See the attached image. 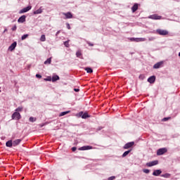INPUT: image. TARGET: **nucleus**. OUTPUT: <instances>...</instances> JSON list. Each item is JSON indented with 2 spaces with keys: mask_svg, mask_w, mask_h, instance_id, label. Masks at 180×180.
Wrapping results in <instances>:
<instances>
[{
  "mask_svg": "<svg viewBox=\"0 0 180 180\" xmlns=\"http://www.w3.org/2000/svg\"><path fill=\"white\" fill-rule=\"evenodd\" d=\"M168 33L169 32L167 30H162V29L156 30V34H159L160 36H167Z\"/></svg>",
  "mask_w": 180,
  "mask_h": 180,
  "instance_id": "obj_1",
  "label": "nucleus"
},
{
  "mask_svg": "<svg viewBox=\"0 0 180 180\" xmlns=\"http://www.w3.org/2000/svg\"><path fill=\"white\" fill-rule=\"evenodd\" d=\"M11 117L13 120H20V119H22V115H20V113L15 112L13 113Z\"/></svg>",
  "mask_w": 180,
  "mask_h": 180,
  "instance_id": "obj_2",
  "label": "nucleus"
},
{
  "mask_svg": "<svg viewBox=\"0 0 180 180\" xmlns=\"http://www.w3.org/2000/svg\"><path fill=\"white\" fill-rule=\"evenodd\" d=\"M78 115L79 117H82V119H88V117H91V115H89L88 112H84L83 111L79 112Z\"/></svg>",
  "mask_w": 180,
  "mask_h": 180,
  "instance_id": "obj_3",
  "label": "nucleus"
},
{
  "mask_svg": "<svg viewBox=\"0 0 180 180\" xmlns=\"http://www.w3.org/2000/svg\"><path fill=\"white\" fill-rule=\"evenodd\" d=\"M162 16L160 15H158L157 14H153V15H149L148 18L149 19H153V20H160L162 19Z\"/></svg>",
  "mask_w": 180,
  "mask_h": 180,
  "instance_id": "obj_4",
  "label": "nucleus"
},
{
  "mask_svg": "<svg viewBox=\"0 0 180 180\" xmlns=\"http://www.w3.org/2000/svg\"><path fill=\"white\" fill-rule=\"evenodd\" d=\"M167 150L166 148H162L157 150V155H162L167 153Z\"/></svg>",
  "mask_w": 180,
  "mask_h": 180,
  "instance_id": "obj_5",
  "label": "nucleus"
},
{
  "mask_svg": "<svg viewBox=\"0 0 180 180\" xmlns=\"http://www.w3.org/2000/svg\"><path fill=\"white\" fill-rule=\"evenodd\" d=\"M30 9H32V6H28L22 9H21L20 11H19V13L20 14H22V13H26V12H29V11H30Z\"/></svg>",
  "mask_w": 180,
  "mask_h": 180,
  "instance_id": "obj_6",
  "label": "nucleus"
},
{
  "mask_svg": "<svg viewBox=\"0 0 180 180\" xmlns=\"http://www.w3.org/2000/svg\"><path fill=\"white\" fill-rule=\"evenodd\" d=\"M134 146V143L132 141V142H129V143H127L124 146V147H123V148L124 149V150H127V149H129V148H131V147H133Z\"/></svg>",
  "mask_w": 180,
  "mask_h": 180,
  "instance_id": "obj_7",
  "label": "nucleus"
},
{
  "mask_svg": "<svg viewBox=\"0 0 180 180\" xmlns=\"http://www.w3.org/2000/svg\"><path fill=\"white\" fill-rule=\"evenodd\" d=\"M92 146H84L79 148V151H85L86 150H92Z\"/></svg>",
  "mask_w": 180,
  "mask_h": 180,
  "instance_id": "obj_8",
  "label": "nucleus"
},
{
  "mask_svg": "<svg viewBox=\"0 0 180 180\" xmlns=\"http://www.w3.org/2000/svg\"><path fill=\"white\" fill-rule=\"evenodd\" d=\"M16 46H18V42L14 41L11 45L8 47V51H13L15 49H16Z\"/></svg>",
  "mask_w": 180,
  "mask_h": 180,
  "instance_id": "obj_9",
  "label": "nucleus"
},
{
  "mask_svg": "<svg viewBox=\"0 0 180 180\" xmlns=\"http://www.w3.org/2000/svg\"><path fill=\"white\" fill-rule=\"evenodd\" d=\"M154 165H158V160H153L146 163L147 167H154Z\"/></svg>",
  "mask_w": 180,
  "mask_h": 180,
  "instance_id": "obj_10",
  "label": "nucleus"
},
{
  "mask_svg": "<svg viewBox=\"0 0 180 180\" xmlns=\"http://www.w3.org/2000/svg\"><path fill=\"white\" fill-rule=\"evenodd\" d=\"M162 64H164V62L162 61L158 62L153 65V68L155 70H158V68H161V67L162 66Z\"/></svg>",
  "mask_w": 180,
  "mask_h": 180,
  "instance_id": "obj_11",
  "label": "nucleus"
},
{
  "mask_svg": "<svg viewBox=\"0 0 180 180\" xmlns=\"http://www.w3.org/2000/svg\"><path fill=\"white\" fill-rule=\"evenodd\" d=\"M26 22V15H23L18 19V23H25Z\"/></svg>",
  "mask_w": 180,
  "mask_h": 180,
  "instance_id": "obj_12",
  "label": "nucleus"
},
{
  "mask_svg": "<svg viewBox=\"0 0 180 180\" xmlns=\"http://www.w3.org/2000/svg\"><path fill=\"white\" fill-rule=\"evenodd\" d=\"M161 174H162V171H161V169H156V170H154L153 172V176H160Z\"/></svg>",
  "mask_w": 180,
  "mask_h": 180,
  "instance_id": "obj_13",
  "label": "nucleus"
},
{
  "mask_svg": "<svg viewBox=\"0 0 180 180\" xmlns=\"http://www.w3.org/2000/svg\"><path fill=\"white\" fill-rule=\"evenodd\" d=\"M63 15L65 16V19H72V13L71 12L63 13Z\"/></svg>",
  "mask_w": 180,
  "mask_h": 180,
  "instance_id": "obj_14",
  "label": "nucleus"
},
{
  "mask_svg": "<svg viewBox=\"0 0 180 180\" xmlns=\"http://www.w3.org/2000/svg\"><path fill=\"white\" fill-rule=\"evenodd\" d=\"M22 143V139H16L13 141V146L16 147V146H19Z\"/></svg>",
  "mask_w": 180,
  "mask_h": 180,
  "instance_id": "obj_15",
  "label": "nucleus"
},
{
  "mask_svg": "<svg viewBox=\"0 0 180 180\" xmlns=\"http://www.w3.org/2000/svg\"><path fill=\"white\" fill-rule=\"evenodd\" d=\"M148 82H149V84H154L155 82V76L148 77Z\"/></svg>",
  "mask_w": 180,
  "mask_h": 180,
  "instance_id": "obj_16",
  "label": "nucleus"
},
{
  "mask_svg": "<svg viewBox=\"0 0 180 180\" xmlns=\"http://www.w3.org/2000/svg\"><path fill=\"white\" fill-rule=\"evenodd\" d=\"M60 79V77L56 74H53L52 76V82H56V81H58Z\"/></svg>",
  "mask_w": 180,
  "mask_h": 180,
  "instance_id": "obj_17",
  "label": "nucleus"
},
{
  "mask_svg": "<svg viewBox=\"0 0 180 180\" xmlns=\"http://www.w3.org/2000/svg\"><path fill=\"white\" fill-rule=\"evenodd\" d=\"M6 147H9L10 148H12V146H13V141L12 140H9L6 143Z\"/></svg>",
  "mask_w": 180,
  "mask_h": 180,
  "instance_id": "obj_18",
  "label": "nucleus"
},
{
  "mask_svg": "<svg viewBox=\"0 0 180 180\" xmlns=\"http://www.w3.org/2000/svg\"><path fill=\"white\" fill-rule=\"evenodd\" d=\"M139 9V4H134V5L131 7V11L133 13L136 12Z\"/></svg>",
  "mask_w": 180,
  "mask_h": 180,
  "instance_id": "obj_19",
  "label": "nucleus"
},
{
  "mask_svg": "<svg viewBox=\"0 0 180 180\" xmlns=\"http://www.w3.org/2000/svg\"><path fill=\"white\" fill-rule=\"evenodd\" d=\"M34 15H39L40 13H43V9H41V7H40L38 10H36L33 12Z\"/></svg>",
  "mask_w": 180,
  "mask_h": 180,
  "instance_id": "obj_20",
  "label": "nucleus"
},
{
  "mask_svg": "<svg viewBox=\"0 0 180 180\" xmlns=\"http://www.w3.org/2000/svg\"><path fill=\"white\" fill-rule=\"evenodd\" d=\"M130 153H131V149L125 151V152L122 154V158H124V157H127V155H129V154H130Z\"/></svg>",
  "mask_w": 180,
  "mask_h": 180,
  "instance_id": "obj_21",
  "label": "nucleus"
},
{
  "mask_svg": "<svg viewBox=\"0 0 180 180\" xmlns=\"http://www.w3.org/2000/svg\"><path fill=\"white\" fill-rule=\"evenodd\" d=\"M84 70L88 74H92L94 72V70L91 68H86Z\"/></svg>",
  "mask_w": 180,
  "mask_h": 180,
  "instance_id": "obj_22",
  "label": "nucleus"
},
{
  "mask_svg": "<svg viewBox=\"0 0 180 180\" xmlns=\"http://www.w3.org/2000/svg\"><path fill=\"white\" fill-rule=\"evenodd\" d=\"M36 120H37V119L36 117H30L29 118V121L31 122V123H34V122H36Z\"/></svg>",
  "mask_w": 180,
  "mask_h": 180,
  "instance_id": "obj_23",
  "label": "nucleus"
},
{
  "mask_svg": "<svg viewBox=\"0 0 180 180\" xmlns=\"http://www.w3.org/2000/svg\"><path fill=\"white\" fill-rule=\"evenodd\" d=\"M131 41H136V43H139L140 42V39L132 37V38H131Z\"/></svg>",
  "mask_w": 180,
  "mask_h": 180,
  "instance_id": "obj_24",
  "label": "nucleus"
},
{
  "mask_svg": "<svg viewBox=\"0 0 180 180\" xmlns=\"http://www.w3.org/2000/svg\"><path fill=\"white\" fill-rule=\"evenodd\" d=\"M70 112H71V111H64V112H60V116H65V115H68V113H70Z\"/></svg>",
  "mask_w": 180,
  "mask_h": 180,
  "instance_id": "obj_25",
  "label": "nucleus"
},
{
  "mask_svg": "<svg viewBox=\"0 0 180 180\" xmlns=\"http://www.w3.org/2000/svg\"><path fill=\"white\" fill-rule=\"evenodd\" d=\"M27 37H29V34H23L21 37V40H26V39H27Z\"/></svg>",
  "mask_w": 180,
  "mask_h": 180,
  "instance_id": "obj_26",
  "label": "nucleus"
},
{
  "mask_svg": "<svg viewBox=\"0 0 180 180\" xmlns=\"http://www.w3.org/2000/svg\"><path fill=\"white\" fill-rule=\"evenodd\" d=\"M44 64H51V58H48L46 60L44 61Z\"/></svg>",
  "mask_w": 180,
  "mask_h": 180,
  "instance_id": "obj_27",
  "label": "nucleus"
},
{
  "mask_svg": "<svg viewBox=\"0 0 180 180\" xmlns=\"http://www.w3.org/2000/svg\"><path fill=\"white\" fill-rule=\"evenodd\" d=\"M161 176L162 178H169L171 176V174H168V173H166L165 174H162Z\"/></svg>",
  "mask_w": 180,
  "mask_h": 180,
  "instance_id": "obj_28",
  "label": "nucleus"
},
{
  "mask_svg": "<svg viewBox=\"0 0 180 180\" xmlns=\"http://www.w3.org/2000/svg\"><path fill=\"white\" fill-rule=\"evenodd\" d=\"M76 56L77 57H78V58H81V56H82V53H81V51H78L76 53Z\"/></svg>",
  "mask_w": 180,
  "mask_h": 180,
  "instance_id": "obj_29",
  "label": "nucleus"
},
{
  "mask_svg": "<svg viewBox=\"0 0 180 180\" xmlns=\"http://www.w3.org/2000/svg\"><path fill=\"white\" fill-rule=\"evenodd\" d=\"M70 40L65 41L63 44L64 46H65L66 47H70Z\"/></svg>",
  "mask_w": 180,
  "mask_h": 180,
  "instance_id": "obj_30",
  "label": "nucleus"
},
{
  "mask_svg": "<svg viewBox=\"0 0 180 180\" xmlns=\"http://www.w3.org/2000/svg\"><path fill=\"white\" fill-rule=\"evenodd\" d=\"M23 110V108L22 107H18L15 109V112H22Z\"/></svg>",
  "mask_w": 180,
  "mask_h": 180,
  "instance_id": "obj_31",
  "label": "nucleus"
},
{
  "mask_svg": "<svg viewBox=\"0 0 180 180\" xmlns=\"http://www.w3.org/2000/svg\"><path fill=\"white\" fill-rule=\"evenodd\" d=\"M46 40V35L42 34L40 38L41 41H44Z\"/></svg>",
  "mask_w": 180,
  "mask_h": 180,
  "instance_id": "obj_32",
  "label": "nucleus"
},
{
  "mask_svg": "<svg viewBox=\"0 0 180 180\" xmlns=\"http://www.w3.org/2000/svg\"><path fill=\"white\" fill-rule=\"evenodd\" d=\"M143 172H144L145 174H150V169H143Z\"/></svg>",
  "mask_w": 180,
  "mask_h": 180,
  "instance_id": "obj_33",
  "label": "nucleus"
},
{
  "mask_svg": "<svg viewBox=\"0 0 180 180\" xmlns=\"http://www.w3.org/2000/svg\"><path fill=\"white\" fill-rule=\"evenodd\" d=\"M86 43H87V44H88L89 46H90L91 47H94V44L91 43L90 41H86Z\"/></svg>",
  "mask_w": 180,
  "mask_h": 180,
  "instance_id": "obj_34",
  "label": "nucleus"
},
{
  "mask_svg": "<svg viewBox=\"0 0 180 180\" xmlns=\"http://www.w3.org/2000/svg\"><path fill=\"white\" fill-rule=\"evenodd\" d=\"M115 179H116V176H110V177H108V180H115Z\"/></svg>",
  "mask_w": 180,
  "mask_h": 180,
  "instance_id": "obj_35",
  "label": "nucleus"
},
{
  "mask_svg": "<svg viewBox=\"0 0 180 180\" xmlns=\"http://www.w3.org/2000/svg\"><path fill=\"white\" fill-rule=\"evenodd\" d=\"M148 40H149V41H153L155 40V37H149Z\"/></svg>",
  "mask_w": 180,
  "mask_h": 180,
  "instance_id": "obj_36",
  "label": "nucleus"
},
{
  "mask_svg": "<svg viewBox=\"0 0 180 180\" xmlns=\"http://www.w3.org/2000/svg\"><path fill=\"white\" fill-rule=\"evenodd\" d=\"M45 81H52V77L49 76L45 79Z\"/></svg>",
  "mask_w": 180,
  "mask_h": 180,
  "instance_id": "obj_37",
  "label": "nucleus"
},
{
  "mask_svg": "<svg viewBox=\"0 0 180 180\" xmlns=\"http://www.w3.org/2000/svg\"><path fill=\"white\" fill-rule=\"evenodd\" d=\"M169 119H171V117H165L162 119V122H167V121L169 120Z\"/></svg>",
  "mask_w": 180,
  "mask_h": 180,
  "instance_id": "obj_38",
  "label": "nucleus"
},
{
  "mask_svg": "<svg viewBox=\"0 0 180 180\" xmlns=\"http://www.w3.org/2000/svg\"><path fill=\"white\" fill-rule=\"evenodd\" d=\"M16 29H18V27H16V25H14L12 28L11 30H13V32H15L16 30Z\"/></svg>",
  "mask_w": 180,
  "mask_h": 180,
  "instance_id": "obj_39",
  "label": "nucleus"
},
{
  "mask_svg": "<svg viewBox=\"0 0 180 180\" xmlns=\"http://www.w3.org/2000/svg\"><path fill=\"white\" fill-rule=\"evenodd\" d=\"M66 26H67V28L68 29V30H71V26L70 25V23H66Z\"/></svg>",
  "mask_w": 180,
  "mask_h": 180,
  "instance_id": "obj_40",
  "label": "nucleus"
},
{
  "mask_svg": "<svg viewBox=\"0 0 180 180\" xmlns=\"http://www.w3.org/2000/svg\"><path fill=\"white\" fill-rule=\"evenodd\" d=\"M102 129H103V127H98L96 129V131H101V130H102Z\"/></svg>",
  "mask_w": 180,
  "mask_h": 180,
  "instance_id": "obj_41",
  "label": "nucleus"
},
{
  "mask_svg": "<svg viewBox=\"0 0 180 180\" xmlns=\"http://www.w3.org/2000/svg\"><path fill=\"white\" fill-rule=\"evenodd\" d=\"M146 38H139V42L140 41H146Z\"/></svg>",
  "mask_w": 180,
  "mask_h": 180,
  "instance_id": "obj_42",
  "label": "nucleus"
},
{
  "mask_svg": "<svg viewBox=\"0 0 180 180\" xmlns=\"http://www.w3.org/2000/svg\"><path fill=\"white\" fill-rule=\"evenodd\" d=\"M72 151L74 153L75 151H77V147H72Z\"/></svg>",
  "mask_w": 180,
  "mask_h": 180,
  "instance_id": "obj_43",
  "label": "nucleus"
},
{
  "mask_svg": "<svg viewBox=\"0 0 180 180\" xmlns=\"http://www.w3.org/2000/svg\"><path fill=\"white\" fill-rule=\"evenodd\" d=\"M36 77H37V78H41V75H39V74H37V75H36Z\"/></svg>",
  "mask_w": 180,
  "mask_h": 180,
  "instance_id": "obj_44",
  "label": "nucleus"
},
{
  "mask_svg": "<svg viewBox=\"0 0 180 180\" xmlns=\"http://www.w3.org/2000/svg\"><path fill=\"white\" fill-rule=\"evenodd\" d=\"M75 92H79V89H74Z\"/></svg>",
  "mask_w": 180,
  "mask_h": 180,
  "instance_id": "obj_45",
  "label": "nucleus"
},
{
  "mask_svg": "<svg viewBox=\"0 0 180 180\" xmlns=\"http://www.w3.org/2000/svg\"><path fill=\"white\" fill-rule=\"evenodd\" d=\"M60 33V31H58L56 34V36H58V34Z\"/></svg>",
  "mask_w": 180,
  "mask_h": 180,
  "instance_id": "obj_46",
  "label": "nucleus"
},
{
  "mask_svg": "<svg viewBox=\"0 0 180 180\" xmlns=\"http://www.w3.org/2000/svg\"><path fill=\"white\" fill-rule=\"evenodd\" d=\"M179 57H180V52L179 53Z\"/></svg>",
  "mask_w": 180,
  "mask_h": 180,
  "instance_id": "obj_47",
  "label": "nucleus"
},
{
  "mask_svg": "<svg viewBox=\"0 0 180 180\" xmlns=\"http://www.w3.org/2000/svg\"><path fill=\"white\" fill-rule=\"evenodd\" d=\"M4 32H6V29L4 30Z\"/></svg>",
  "mask_w": 180,
  "mask_h": 180,
  "instance_id": "obj_48",
  "label": "nucleus"
}]
</instances>
